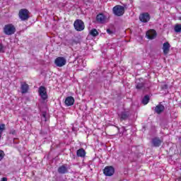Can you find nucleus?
Listing matches in <instances>:
<instances>
[{
    "mask_svg": "<svg viewBox=\"0 0 181 181\" xmlns=\"http://www.w3.org/2000/svg\"><path fill=\"white\" fill-rule=\"evenodd\" d=\"M15 32H16V28L13 24H7L4 28V33L8 36L14 35Z\"/></svg>",
    "mask_w": 181,
    "mask_h": 181,
    "instance_id": "f257e3e1",
    "label": "nucleus"
},
{
    "mask_svg": "<svg viewBox=\"0 0 181 181\" xmlns=\"http://www.w3.org/2000/svg\"><path fill=\"white\" fill-rule=\"evenodd\" d=\"M18 16L21 21H28L30 18L29 11L26 8L21 9L18 12Z\"/></svg>",
    "mask_w": 181,
    "mask_h": 181,
    "instance_id": "f03ea898",
    "label": "nucleus"
},
{
    "mask_svg": "<svg viewBox=\"0 0 181 181\" xmlns=\"http://www.w3.org/2000/svg\"><path fill=\"white\" fill-rule=\"evenodd\" d=\"M112 11L116 16H122L125 12V8L122 6L117 5L113 8Z\"/></svg>",
    "mask_w": 181,
    "mask_h": 181,
    "instance_id": "7ed1b4c3",
    "label": "nucleus"
},
{
    "mask_svg": "<svg viewBox=\"0 0 181 181\" xmlns=\"http://www.w3.org/2000/svg\"><path fill=\"white\" fill-rule=\"evenodd\" d=\"M66 63L67 60L63 57H59L54 60V64L57 67H63L64 66H66Z\"/></svg>",
    "mask_w": 181,
    "mask_h": 181,
    "instance_id": "20e7f679",
    "label": "nucleus"
},
{
    "mask_svg": "<svg viewBox=\"0 0 181 181\" xmlns=\"http://www.w3.org/2000/svg\"><path fill=\"white\" fill-rule=\"evenodd\" d=\"M74 26L78 32H81V30H84V23L81 20H76L74 23Z\"/></svg>",
    "mask_w": 181,
    "mask_h": 181,
    "instance_id": "39448f33",
    "label": "nucleus"
},
{
    "mask_svg": "<svg viewBox=\"0 0 181 181\" xmlns=\"http://www.w3.org/2000/svg\"><path fill=\"white\" fill-rule=\"evenodd\" d=\"M139 20L141 22H143V23H147V22L151 21V16L148 13H143L139 16Z\"/></svg>",
    "mask_w": 181,
    "mask_h": 181,
    "instance_id": "423d86ee",
    "label": "nucleus"
},
{
    "mask_svg": "<svg viewBox=\"0 0 181 181\" xmlns=\"http://www.w3.org/2000/svg\"><path fill=\"white\" fill-rule=\"evenodd\" d=\"M115 172V170L112 166H107L103 170V173L105 176H112Z\"/></svg>",
    "mask_w": 181,
    "mask_h": 181,
    "instance_id": "0eeeda50",
    "label": "nucleus"
},
{
    "mask_svg": "<svg viewBox=\"0 0 181 181\" xmlns=\"http://www.w3.org/2000/svg\"><path fill=\"white\" fill-rule=\"evenodd\" d=\"M38 93L42 100H46L47 98V92L46 91V88H45V86H40Z\"/></svg>",
    "mask_w": 181,
    "mask_h": 181,
    "instance_id": "6e6552de",
    "label": "nucleus"
},
{
    "mask_svg": "<svg viewBox=\"0 0 181 181\" xmlns=\"http://www.w3.org/2000/svg\"><path fill=\"white\" fill-rule=\"evenodd\" d=\"M96 21L98 23H105L108 20L104 14L100 13L96 16Z\"/></svg>",
    "mask_w": 181,
    "mask_h": 181,
    "instance_id": "1a4fd4ad",
    "label": "nucleus"
},
{
    "mask_svg": "<svg viewBox=\"0 0 181 181\" xmlns=\"http://www.w3.org/2000/svg\"><path fill=\"white\" fill-rule=\"evenodd\" d=\"M156 31L155 30H150L146 33V37L151 40L155 39L156 37Z\"/></svg>",
    "mask_w": 181,
    "mask_h": 181,
    "instance_id": "9d476101",
    "label": "nucleus"
},
{
    "mask_svg": "<svg viewBox=\"0 0 181 181\" xmlns=\"http://www.w3.org/2000/svg\"><path fill=\"white\" fill-rule=\"evenodd\" d=\"M64 103H65V105H66V107H70L74 104V98H73V96H68L65 99Z\"/></svg>",
    "mask_w": 181,
    "mask_h": 181,
    "instance_id": "9b49d317",
    "label": "nucleus"
},
{
    "mask_svg": "<svg viewBox=\"0 0 181 181\" xmlns=\"http://www.w3.org/2000/svg\"><path fill=\"white\" fill-rule=\"evenodd\" d=\"M128 117H129L128 112L124 111L119 114L120 121H125V119H128Z\"/></svg>",
    "mask_w": 181,
    "mask_h": 181,
    "instance_id": "f8f14e48",
    "label": "nucleus"
},
{
    "mask_svg": "<svg viewBox=\"0 0 181 181\" xmlns=\"http://www.w3.org/2000/svg\"><path fill=\"white\" fill-rule=\"evenodd\" d=\"M163 111H165V106L162 104H159L155 107V112L156 114H162Z\"/></svg>",
    "mask_w": 181,
    "mask_h": 181,
    "instance_id": "ddd939ff",
    "label": "nucleus"
},
{
    "mask_svg": "<svg viewBox=\"0 0 181 181\" xmlns=\"http://www.w3.org/2000/svg\"><path fill=\"white\" fill-rule=\"evenodd\" d=\"M170 50V44H169V42H165L163 45V51L164 54H168Z\"/></svg>",
    "mask_w": 181,
    "mask_h": 181,
    "instance_id": "4468645a",
    "label": "nucleus"
},
{
    "mask_svg": "<svg viewBox=\"0 0 181 181\" xmlns=\"http://www.w3.org/2000/svg\"><path fill=\"white\" fill-rule=\"evenodd\" d=\"M67 172H69V169L65 165H61L58 168V173H60L61 175H64V173H67Z\"/></svg>",
    "mask_w": 181,
    "mask_h": 181,
    "instance_id": "2eb2a0df",
    "label": "nucleus"
},
{
    "mask_svg": "<svg viewBox=\"0 0 181 181\" xmlns=\"http://www.w3.org/2000/svg\"><path fill=\"white\" fill-rule=\"evenodd\" d=\"M152 144H153V146H156V147L160 146V145L162 144V140H160L158 137H156V138L153 139Z\"/></svg>",
    "mask_w": 181,
    "mask_h": 181,
    "instance_id": "dca6fc26",
    "label": "nucleus"
},
{
    "mask_svg": "<svg viewBox=\"0 0 181 181\" xmlns=\"http://www.w3.org/2000/svg\"><path fill=\"white\" fill-rule=\"evenodd\" d=\"M28 90H29V85H28L26 83H23L21 84V93L23 94H26Z\"/></svg>",
    "mask_w": 181,
    "mask_h": 181,
    "instance_id": "f3484780",
    "label": "nucleus"
},
{
    "mask_svg": "<svg viewBox=\"0 0 181 181\" xmlns=\"http://www.w3.org/2000/svg\"><path fill=\"white\" fill-rule=\"evenodd\" d=\"M76 155L79 158H84L86 156V150L84 148H80L76 151Z\"/></svg>",
    "mask_w": 181,
    "mask_h": 181,
    "instance_id": "a211bd4d",
    "label": "nucleus"
},
{
    "mask_svg": "<svg viewBox=\"0 0 181 181\" xmlns=\"http://www.w3.org/2000/svg\"><path fill=\"white\" fill-rule=\"evenodd\" d=\"M174 30H175V32H176V33H180V32H181V24H176L175 28H174Z\"/></svg>",
    "mask_w": 181,
    "mask_h": 181,
    "instance_id": "6ab92c4d",
    "label": "nucleus"
},
{
    "mask_svg": "<svg viewBox=\"0 0 181 181\" xmlns=\"http://www.w3.org/2000/svg\"><path fill=\"white\" fill-rule=\"evenodd\" d=\"M90 35L93 37L98 36V31L96 29H93L90 31Z\"/></svg>",
    "mask_w": 181,
    "mask_h": 181,
    "instance_id": "aec40b11",
    "label": "nucleus"
},
{
    "mask_svg": "<svg viewBox=\"0 0 181 181\" xmlns=\"http://www.w3.org/2000/svg\"><path fill=\"white\" fill-rule=\"evenodd\" d=\"M148 103H149V96L146 95V96H144V98H143L142 103H143L144 105H146V104H148Z\"/></svg>",
    "mask_w": 181,
    "mask_h": 181,
    "instance_id": "412c9836",
    "label": "nucleus"
},
{
    "mask_svg": "<svg viewBox=\"0 0 181 181\" xmlns=\"http://www.w3.org/2000/svg\"><path fill=\"white\" fill-rule=\"evenodd\" d=\"M4 131H5V124H0V139L2 136V132H4Z\"/></svg>",
    "mask_w": 181,
    "mask_h": 181,
    "instance_id": "4be33fe9",
    "label": "nucleus"
},
{
    "mask_svg": "<svg viewBox=\"0 0 181 181\" xmlns=\"http://www.w3.org/2000/svg\"><path fill=\"white\" fill-rule=\"evenodd\" d=\"M4 158H5V153L4 151L0 150V162L2 160V159H4Z\"/></svg>",
    "mask_w": 181,
    "mask_h": 181,
    "instance_id": "5701e85b",
    "label": "nucleus"
},
{
    "mask_svg": "<svg viewBox=\"0 0 181 181\" xmlns=\"http://www.w3.org/2000/svg\"><path fill=\"white\" fill-rule=\"evenodd\" d=\"M136 88H137V90H141V88H144V83H138Z\"/></svg>",
    "mask_w": 181,
    "mask_h": 181,
    "instance_id": "b1692460",
    "label": "nucleus"
},
{
    "mask_svg": "<svg viewBox=\"0 0 181 181\" xmlns=\"http://www.w3.org/2000/svg\"><path fill=\"white\" fill-rule=\"evenodd\" d=\"M42 121H46V113L42 114Z\"/></svg>",
    "mask_w": 181,
    "mask_h": 181,
    "instance_id": "393cba45",
    "label": "nucleus"
},
{
    "mask_svg": "<svg viewBox=\"0 0 181 181\" xmlns=\"http://www.w3.org/2000/svg\"><path fill=\"white\" fill-rule=\"evenodd\" d=\"M10 134H12V135H15V134H16V131H15L14 129L11 130L10 132Z\"/></svg>",
    "mask_w": 181,
    "mask_h": 181,
    "instance_id": "a878e982",
    "label": "nucleus"
},
{
    "mask_svg": "<svg viewBox=\"0 0 181 181\" xmlns=\"http://www.w3.org/2000/svg\"><path fill=\"white\" fill-rule=\"evenodd\" d=\"M2 50H4V45L0 44V52H2Z\"/></svg>",
    "mask_w": 181,
    "mask_h": 181,
    "instance_id": "bb28decb",
    "label": "nucleus"
},
{
    "mask_svg": "<svg viewBox=\"0 0 181 181\" xmlns=\"http://www.w3.org/2000/svg\"><path fill=\"white\" fill-rule=\"evenodd\" d=\"M107 33H108L109 35H111V34L112 33V31H111V30H110V29H107Z\"/></svg>",
    "mask_w": 181,
    "mask_h": 181,
    "instance_id": "cd10ccee",
    "label": "nucleus"
},
{
    "mask_svg": "<svg viewBox=\"0 0 181 181\" xmlns=\"http://www.w3.org/2000/svg\"><path fill=\"white\" fill-rule=\"evenodd\" d=\"M0 181H8V178H6V177H3V178L1 179Z\"/></svg>",
    "mask_w": 181,
    "mask_h": 181,
    "instance_id": "c85d7f7f",
    "label": "nucleus"
}]
</instances>
